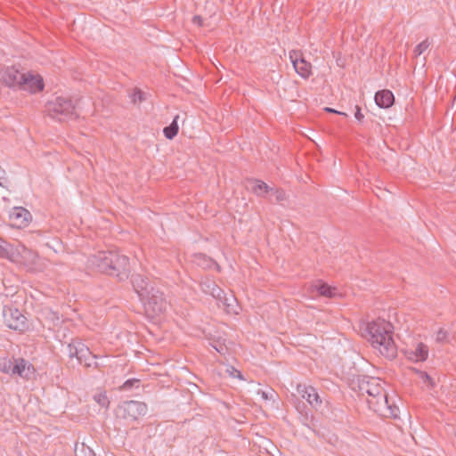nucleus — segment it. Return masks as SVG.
I'll use <instances>...</instances> for the list:
<instances>
[{
    "label": "nucleus",
    "instance_id": "1",
    "mask_svg": "<svg viewBox=\"0 0 456 456\" xmlns=\"http://www.w3.org/2000/svg\"><path fill=\"white\" fill-rule=\"evenodd\" d=\"M359 390L362 395H368V404L376 413L384 418L398 417L399 408L389 402L385 390V382L380 379L363 377L359 381Z\"/></svg>",
    "mask_w": 456,
    "mask_h": 456
},
{
    "label": "nucleus",
    "instance_id": "2",
    "mask_svg": "<svg viewBox=\"0 0 456 456\" xmlns=\"http://www.w3.org/2000/svg\"><path fill=\"white\" fill-rule=\"evenodd\" d=\"M393 325L384 319H377L368 324L369 340L380 354L387 359L397 355V347L393 339Z\"/></svg>",
    "mask_w": 456,
    "mask_h": 456
},
{
    "label": "nucleus",
    "instance_id": "3",
    "mask_svg": "<svg viewBox=\"0 0 456 456\" xmlns=\"http://www.w3.org/2000/svg\"><path fill=\"white\" fill-rule=\"evenodd\" d=\"M0 81L9 87L35 94L44 89V81L41 76L30 72H21L16 67L0 66Z\"/></svg>",
    "mask_w": 456,
    "mask_h": 456
},
{
    "label": "nucleus",
    "instance_id": "4",
    "mask_svg": "<svg viewBox=\"0 0 456 456\" xmlns=\"http://www.w3.org/2000/svg\"><path fill=\"white\" fill-rule=\"evenodd\" d=\"M89 263L99 272L119 277L128 271L129 260L116 251H100L90 256Z\"/></svg>",
    "mask_w": 456,
    "mask_h": 456
},
{
    "label": "nucleus",
    "instance_id": "5",
    "mask_svg": "<svg viewBox=\"0 0 456 456\" xmlns=\"http://www.w3.org/2000/svg\"><path fill=\"white\" fill-rule=\"evenodd\" d=\"M77 104L69 97L58 96L47 102L46 111L51 118L64 121L77 117Z\"/></svg>",
    "mask_w": 456,
    "mask_h": 456
},
{
    "label": "nucleus",
    "instance_id": "6",
    "mask_svg": "<svg viewBox=\"0 0 456 456\" xmlns=\"http://www.w3.org/2000/svg\"><path fill=\"white\" fill-rule=\"evenodd\" d=\"M143 306L146 314L151 318L159 316L166 312L167 308V301L166 300L163 293L157 288H154L145 298L140 300Z\"/></svg>",
    "mask_w": 456,
    "mask_h": 456
},
{
    "label": "nucleus",
    "instance_id": "7",
    "mask_svg": "<svg viewBox=\"0 0 456 456\" xmlns=\"http://www.w3.org/2000/svg\"><path fill=\"white\" fill-rule=\"evenodd\" d=\"M146 403L139 401H126L118 404L116 415L128 422L139 419L147 413Z\"/></svg>",
    "mask_w": 456,
    "mask_h": 456
},
{
    "label": "nucleus",
    "instance_id": "8",
    "mask_svg": "<svg viewBox=\"0 0 456 456\" xmlns=\"http://www.w3.org/2000/svg\"><path fill=\"white\" fill-rule=\"evenodd\" d=\"M68 355L72 358L76 357L80 364H84L86 367L92 365V360L95 358L93 355L90 349L82 341L74 339L67 346Z\"/></svg>",
    "mask_w": 456,
    "mask_h": 456
},
{
    "label": "nucleus",
    "instance_id": "9",
    "mask_svg": "<svg viewBox=\"0 0 456 456\" xmlns=\"http://www.w3.org/2000/svg\"><path fill=\"white\" fill-rule=\"evenodd\" d=\"M295 71L304 79L312 75V64L305 60L300 50H292L289 53Z\"/></svg>",
    "mask_w": 456,
    "mask_h": 456
},
{
    "label": "nucleus",
    "instance_id": "10",
    "mask_svg": "<svg viewBox=\"0 0 456 456\" xmlns=\"http://www.w3.org/2000/svg\"><path fill=\"white\" fill-rule=\"evenodd\" d=\"M4 319L8 328L23 330L26 328V317L18 310L11 307L4 309Z\"/></svg>",
    "mask_w": 456,
    "mask_h": 456
},
{
    "label": "nucleus",
    "instance_id": "11",
    "mask_svg": "<svg viewBox=\"0 0 456 456\" xmlns=\"http://www.w3.org/2000/svg\"><path fill=\"white\" fill-rule=\"evenodd\" d=\"M12 225L17 228H23L28 225L31 221V214L22 207L13 208L9 215Z\"/></svg>",
    "mask_w": 456,
    "mask_h": 456
},
{
    "label": "nucleus",
    "instance_id": "12",
    "mask_svg": "<svg viewBox=\"0 0 456 456\" xmlns=\"http://www.w3.org/2000/svg\"><path fill=\"white\" fill-rule=\"evenodd\" d=\"M134 290L138 295L139 299L145 298L148 292H151L155 287L150 282L148 278L142 274H133L131 278Z\"/></svg>",
    "mask_w": 456,
    "mask_h": 456
},
{
    "label": "nucleus",
    "instance_id": "13",
    "mask_svg": "<svg viewBox=\"0 0 456 456\" xmlns=\"http://www.w3.org/2000/svg\"><path fill=\"white\" fill-rule=\"evenodd\" d=\"M404 354L408 360L418 362H424L428 356V347L426 344L419 342L412 347L405 349Z\"/></svg>",
    "mask_w": 456,
    "mask_h": 456
},
{
    "label": "nucleus",
    "instance_id": "14",
    "mask_svg": "<svg viewBox=\"0 0 456 456\" xmlns=\"http://www.w3.org/2000/svg\"><path fill=\"white\" fill-rule=\"evenodd\" d=\"M297 392L313 407L316 408L322 404V400L314 387L299 384L297 387Z\"/></svg>",
    "mask_w": 456,
    "mask_h": 456
},
{
    "label": "nucleus",
    "instance_id": "15",
    "mask_svg": "<svg viewBox=\"0 0 456 456\" xmlns=\"http://www.w3.org/2000/svg\"><path fill=\"white\" fill-rule=\"evenodd\" d=\"M20 256L23 265L28 268V270L35 272L41 269L39 265L40 258L37 252L27 248H23L20 252Z\"/></svg>",
    "mask_w": 456,
    "mask_h": 456
},
{
    "label": "nucleus",
    "instance_id": "16",
    "mask_svg": "<svg viewBox=\"0 0 456 456\" xmlns=\"http://www.w3.org/2000/svg\"><path fill=\"white\" fill-rule=\"evenodd\" d=\"M14 372L13 375H18L23 379H28L33 373V367L27 361L22 358H14Z\"/></svg>",
    "mask_w": 456,
    "mask_h": 456
},
{
    "label": "nucleus",
    "instance_id": "17",
    "mask_svg": "<svg viewBox=\"0 0 456 456\" xmlns=\"http://www.w3.org/2000/svg\"><path fill=\"white\" fill-rule=\"evenodd\" d=\"M200 287L204 293L209 294L215 298H222L224 291L213 280L206 278L200 282Z\"/></svg>",
    "mask_w": 456,
    "mask_h": 456
},
{
    "label": "nucleus",
    "instance_id": "18",
    "mask_svg": "<svg viewBox=\"0 0 456 456\" xmlns=\"http://www.w3.org/2000/svg\"><path fill=\"white\" fill-rule=\"evenodd\" d=\"M395 101L394 94L389 90H381L376 93L375 102L380 108H389Z\"/></svg>",
    "mask_w": 456,
    "mask_h": 456
},
{
    "label": "nucleus",
    "instance_id": "19",
    "mask_svg": "<svg viewBox=\"0 0 456 456\" xmlns=\"http://www.w3.org/2000/svg\"><path fill=\"white\" fill-rule=\"evenodd\" d=\"M313 289L316 290L321 296L326 297H334L337 296V289L335 287H330L326 283L317 281L314 285H313Z\"/></svg>",
    "mask_w": 456,
    "mask_h": 456
},
{
    "label": "nucleus",
    "instance_id": "20",
    "mask_svg": "<svg viewBox=\"0 0 456 456\" xmlns=\"http://www.w3.org/2000/svg\"><path fill=\"white\" fill-rule=\"evenodd\" d=\"M253 183L252 191L258 197H265L268 192L273 191V188L268 186L265 182L256 180Z\"/></svg>",
    "mask_w": 456,
    "mask_h": 456
},
{
    "label": "nucleus",
    "instance_id": "21",
    "mask_svg": "<svg viewBox=\"0 0 456 456\" xmlns=\"http://www.w3.org/2000/svg\"><path fill=\"white\" fill-rule=\"evenodd\" d=\"M14 358H2L0 359V370L6 374L13 375L14 372Z\"/></svg>",
    "mask_w": 456,
    "mask_h": 456
},
{
    "label": "nucleus",
    "instance_id": "22",
    "mask_svg": "<svg viewBox=\"0 0 456 456\" xmlns=\"http://www.w3.org/2000/svg\"><path fill=\"white\" fill-rule=\"evenodd\" d=\"M178 116H175L173 122L163 129V133L167 139H173L178 133L177 119Z\"/></svg>",
    "mask_w": 456,
    "mask_h": 456
},
{
    "label": "nucleus",
    "instance_id": "23",
    "mask_svg": "<svg viewBox=\"0 0 456 456\" xmlns=\"http://www.w3.org/2000/svg\"><path fill=\"white\" fill-rule=\"evenodd\" d=\"M75 456H94L93 450L86 445L84 443L75 444L74 448Z\"/></svg>",
    "mask_w": 456,
    "mask_h": 456
},
{
    "label": "nucleus",
    "instance_id": "24",
    "mask_svg": "<svg viewBox=\"0 0 456 456\" xmlns=\"http://www.w3.org/2000/svg\"><path fill=\"white\" fill-rule=\"evenodd\" d=\"M94 401L102 407L108 408L110 405V400L106 393H98L94 395Z\"/></svg>",
    "mask_w": 456,
    "mask_h": 456
},
{
    "label": "nucleus",
    "instance_id": "25",
    "mask_svg": "<svg viewBox=\"0 0 456 456\" xmlns=\"http://www.w3.org/2000/svg\"><path fill=\"white\" fill-rule=\"evenodd\" d=\"M429 45L430 43L428 42V39L422 41L414 48V55L416 57L421 55L429 47Z\"/></svg>",
    "mask_w": 456,
    "mask_h": 456
},
{
    "label": "nucleus",
    "instance_id": "26",
    "mask_svg": "<svg viewBox=\"0 0 456 456\" xmlns=\"http://www.w3.org/2000/svg\"><path fill=\"white\" fill-rule=\"evenodd\" d=\"M418 374H419V378L421 379V380L424 383L428 384V387H435V381H434L433 378L430 377L427 372L418 370Z\"/></svg>",
    "mask_w": 456,
    "mask_h": 456
},
{
    "label": "nucleus",
    "instance_id": "27",
    "mask_svg": "<svg viewBox=\"0 0 456 456\" xmlns=\"http://www.w3.org/2000/svg\"><path fill=\"white\" fill-rule=\"evenodd\" d=\"M448 331L444 329H439L436 333V341L437 343H445L448 341Z\"/></svg>",
    "mask_w": 456,
    "mask_h": 456
},
{
    "label": "nucleus",
    "instance_id": "28",
    "mask_svg": "<svg viewBox=\"0 0 456 456\" xmlns=\"http://www.w3.org/2000/svg\"><path fill=\"white\" fill-rule=\"evenodd\" d=\"M272 192L274 196V200L276 202H281L287 199V195L283 190L273 188V191Z\"/></svg>",
    "mask_w": 456,
    "mask_h": 456
},
{
    "label": "nucleus",
    "instance_id": "29",
    "mask_svg": "<svg viewBox=\"0 0 456 456\" xmlns=\"http://www.w3.org/2000/svg\"><path fill=\"white\" fill-rule=\"evenodd\" d=\"M131 100L134 103L142 102L144 100L143 93L139 89H134V93L131 94Z\"/></svg>",
    "mask_w": 456,
    "mask_h": 456
},
{
    "label": "nucleus",
    "instance_id": "30",
    "mask_svg": "<svg viewBox=\"0 0 456 456\" xmlns=\"http://www.w3.org/2000/svg\"><path fill=\"white\" fill-rule=\"evenodd\" d=\"M257 393L259 395H261V396L264 400H273L274 401V397L277 395V394L273 389H271L270 391L259 390Z\"/></svg>",
    "mask_w": 456,
    "mask_h": 456
},
{
    "label": "nucleus",
    "instance_id": "31",
    "mask_svg": "<svg viewBox=\"0 0 456 456\" xmlns=\"http://www.w3.org/2000/svg\"><path fill=\"white\" fill-rule=\"evenodd\" d=\"M226 371L230 374V376L233 378H238L243 379V377L240 370H236L234 367L230 366L227 368Z\"/></svg>",
    "mask_w": 456,
    "mask_h": 456
},
{
    "label": "nucleus",
    "instance_id": "32",
    "mask_svg": "<svg viewBox=\"0 0 456 456\" xmlns=\"http://www.w3.org/2000/svg\"><path fill=\"white\" fill-rule=\"evenodd\" d=\"M138 382H139L138 379H128L123 384L121 388L124 390H128L134 386V383H138Z\"/></svg>",
    "mask_w": 456,
    "mask_h": 456
},
{
    "label": "nucleus",
    "instance_id": "33",
    "mask_svg": "<svg viewBox=\"0 0 456 456\" xmlns=\"http://www.w3.org/2000/svg\"><path fill=\"white\" fill-rule=\"evenodd\" d=\"M356 111L354 113V117L358 121H362L364 118L363 114L361 112V108L359 106H355Z\"/></svg>",
    "mask_w": 456,
    "mask_h": 456
},
{
    "label": "nucleus",
    "instance_id": "34",
    "mask_svg": "<svg viewBox=\"0 0 456 456\" xmlns=\"http://www.w3.org/2000/svg\"><path fill=\"white\" fill-rule=\"evenodd\" d=\"M325 110L328 111V112H330V113H336V114L346 116V113L338 111V110H336L334 109H331V108H329V107L325 108Z\"/></svg>",
    "mask_w": 456,
    "mask_h": 456
},
{
    "label": "nucleus",
    "instance_id": "35",
    "mask_svg": "<svg viewBox=\"0 0 456 456\" xmlns=\"http://www.w3.org/2000/svg\"><path fill=\"white\" fill-rule=\"evenodd\" d=\"M192 20L193 23L198 24L199 26L202 25V18L200 16H194Z\"/></svg>",
    "mask_w": 456,
    "mask_h": 456
},
{
    "label": "nucleus",
    "instance_id": "36",
    "mask_svg": "<svg viewBox=\"0 0 456 456\" xmlns=\"http://www.w3.org/2000/svg\"><path fill=\"white\" fill-rule=\"evenodd\" d=\"M215 348H216V350L217 352H219V353H221V354L223 353V350H224V347H223V346H220V347H216V346H215Z\"/></svg>",
    "mask_w": 456,
    "mask_h": 456
},
{
    "label": "nucleus",
    "instance_id": "37",
    "mask_svg": "<svg viewBox=\"0 0 456 456\" xmlns=\"http://www.w3.org/2000/svg\"><path fill=\"white\" fill-rule=\"evenodd\" d=\"M5 252V249L0 245V256H3Z\"/></svg>",
    "mask_w": 456,
    "mask_h": 456
}]
</instances>
